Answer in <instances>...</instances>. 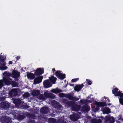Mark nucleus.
I'll return each mask as SVG.
<instances>
[{"label":"nucleus","mask_w":123,"mask_h":123,"mask_svg":"<svg viewBox=\"0 0 123 123\" xmlns=\"http://www.w3.org/2000/svg\"><path fill=\"white\" fill-rule=\"evenodd\" d=\"M59 95L61 97H65L68 98L69 100H74L75 101H77L79 99V98L74 97L71 93L65 94L63 93H61L59 94Z\"/></svg>","instance_id":"f257e3e1"},{"label":"nucleus","mask_w":123,"mask_h":123,"mask_svg":"<svg viewBox=\"0 0 123 123\" xmlns=\"http://www.w3.org/2000/svg\"><path fill=\"white\" fill-rule=\"evenodd\" d=\"M102 119H105V122H109V123H114L115 122L114 117H111L110 116H106L105 118H102Z\"/></svg>","instance_id":"f03ea898"},{"label":"nucleus","mask_w":123,"mask_h":123,"mask_svg":"<svg viewBox=\"0 0 123 123\" xmlns=\"http://www.w3.org/2000/svg\"><path fill=\"white\" fill-rule=\"evenodd\" d=\"M44 72L43 68H37L34 72V73L35 75L37 76H40V75L43 73Z\"/></svg>","instance_id":"7ed1b4c3"},{"label":"nucleus","mask_w":123,"mask_h":123,"mask_svg":"<svg viewBox=\"0 0 123 123\" xmlns=\"http://www.w3.org/2000/svg\"><path fill=\"white\" fill-rule=\"evenodd\" d=\"M10 106V104L5 102H2L0 104V107L4 110L8 109Z\"/></svg>","instance_id":"20e7f679"},{"label":"nucleus","mask_w":123,"mask_h":123,"mask_svg":"<svg viewBox=\"0 0 123 123\" xmlns=\"http://www.w3.org/2000/svg\"><path fill=\"white\" fill-rule=\"evenodd\" d=\"M43 78V76H39L37 77L34 79L33 84H39L42 81Z\"/></svg>","instance_id":"39448f33"},{"label":"nucleus","mask_w":123,"mask_h":123,"mask_svg":"<svg viewBox=\"0 0 123 123\" xmlns=\"http://www.w3.org/2000/svg\"><path fill=\"white\" fill-rule=\"evenodd\" d=\"M43 84L44 87L45 88H48L51 86L52 85L49 81V80L48 79L46 80L43 82Z\"/></svg>","instance_id":"423d86ee"},{"label":"nucleus","mask_w":123,"mask_h":123,"mask_svg":"<svg viewBox=\"0 0 123 123\" xmlns=\"http://www.w3.org/2000/svg\"><path fill=\"white\" fill-rule=\"evenodd\" d=\"M9 94L12 97H14L18 94L17 90L15 89H12L9 92Z\"/></svg>","instance_id":"0eeeda50"},{"label":"nucleus","mask_w":123,"mask_h":123,"mask_svg":"<svg viewBox=\"0 0 123 123\" xmlns=\"http://www.w3.org/2000/svg\"><path fill=\"white\" fill-rule=\"evenodd\" d=\"M11 74L13 78L19 77L20 76V72L15 69L12 71Z\"/></svg>","instance_id":"6e6552de"},{"label":"nucleus","mask_w":123,"mask_h":123,"mask_svg":"<svg viewBox=\"0 0 123 123\" xmlns=\"http://www.w3.org/2000/svg\"><path fill=\"white\" fill-rule=\"evenodd\" d=\"M81 107V105L76 104H73L72 105L71 108L72 110L75 111H79Z\"/></svg>","instance_id":"1a4fd4ad"},{"label":"nucleus","mask_w":123,"mask_h":123,"mask_svg":"<svg viewBox=\"0 0 123 123\" xmlns=\"http://www.w3.org/2000/svg\"><path fill=\"white\" fill-rule=\"evenodd\" d=\"M98 107H104L106 106L107 105L106 103L104 102H98L95 101L94 103Z\"/></svg>","instance_id":"9d476101"},{"label":"nucleus","mask_w":123,"mask_h":123,"mask_svg":"<svg viewBox=\"0 0 123 123\" xmlns=\"http://www.w3.org/2000/svg\"><path fill=\"white\" fill-rule=\"evenodd\" d=\"M12 80V79L10 78H6L4 77L3 78V81L6 85H8L11 84V81Z\"/></svg>","instance_id":"9b49d317"},{"label":"nucleus","mask_w":123,"mask_h":123,"mask_svg":"<svg viewBox=\"0 0 123 123\" xmlns=\"http://www.w3.org/2000/svg\"><path fill=\"white\" fill-rule=\"evenodd\" d=\"M1 120L4 123H10L11 120L7 117L3 116L1 118Z\"/></svg>","instance_id":"f8f14e48"},{"label":"nucleus","mask_w":123,"mask_h":123,"mask_svg":"<svg viewBox=\"0 0 123 123\" xmlns=\"http://www.w3.org/2000/svg\"><path fill=\"white\" fill-rule=\"evenodd\" d=\"M26 76L30 80H32L35 79V73L33 74L30 72H27Z\"/></svg>","instance_id":"ddd939ff"},{"label":"nucleus","mask_w":123,"mask_h":123,"mask_svg":"<svg viewBox=\"0 0 123 123\" xmlns=\"http://www.w3.org/2000/svg\"><path fill=\"white\" fill-rule=\"evenodd\" d=\"M84 86V85L83 84L81 85H77L74 87V90L78 92L82 89Z\"/></svg>","instance_id":"4468645a"},{"label":"nucleus","mask_w":123,"mask_h":123,"mask_svg":"<svg viewBox=\"0 0 123 123\" xmlns=\"http://www.w3.org/2000/svg\"><path fill=\"white\" fill-rule=\"evenodd\" d=\"M90 107L88 105H85L82 106L81 110L83 111L88 112L90 110Z\"/></svg>","instance_id":"2eb2a0df"},{"label":"nucleus","mask_w":123,"mask_h":123,"mask_svg":"<svg viewBox=\"0 0 123 123\" xmlns=\"http://www.w3.org/2000/svg\"><path fill=\"white\" fill-rule=\"evenodd\" d=\"M102 110L104 114H108L111 112L110 109L107 107L103 108Z\"/></svg>","instance_id":"dca6fc26"},{"label":"nucleus","mask_w":123,"mask_h":123,"mask_svg":"<svg viewBox=\"0 0 123 123\" xmlns=\"http://www.w3.org/2000/svg\"><path fill=\"white\" fill-rule=\"evenodd\" d=\"M48 107H42L40 110V112L43 114H45L48 113Z\"/></svg>","instance_id":"f3484780"},{"label":"nucleus","mask_w":123,"mask_h":123,"mask_svg":"<svg viewBox=\"0 0 123 123\" xmlns=\"http://www.w3.org/2000/svg\"><path fill=\"white\" fill-rule=\"evenodd\" d=\"M13 102L15 105L17 106H19L21 104V101L19 98H17L15 99Z\"/></svg>","instance_id":"a211bd4d"},{"label":"nucleus","mask_w":123,"mask_h":123,"mask_svg":"<svg viewBox=\"0 0 123 123\" xmlns=\"http://www.w3.org/2000/svg\"><path fill=\"white\" fill-rule=\"evenodd\" d=\"M49 79L50 82L53 84H55L57 80V78L53 75L51 76L50 77H49Z\"/></svg>","instance_id":"6ab92c4d"},{"label":"nucleus","mask_w":123,"mask_h":123,"mask_svg":"<svg viewBox=\"0 0 123 123\" xmlns=\"http://www.w3.org/2000/svg\"><path fill=\"white\" fill-rule=\"evenodd\" d=\"M70 119L73 121H76L78 120V118L76 114H73L70 116Z\"/></svg>","instance_id":"aec40b11"},{"label":"nucleus","mask_w":123,"mask_h":123,"mask_svg":"<svg viewBox=\"0 0 123 123\" xmlns=\"http://www.w3.org/2000/svg\"><path fill=\"white\" fill-rule=\"evenodd\" d=\"M40 93V91L38 90H37L33 91L31 93L32 95L34 96H37Z\"/></svg>","instance_id":"412c9836"},{"label":"nucleus","mask_w":123,"mask_h":123,"mask_svg":"<svg viewBox=\"0 0 123 123\" xmlns=\"http://www.w3.org/2000/svg\"><path fill=\"white\" fill-rule=\"evenodd\" d=\"M3 75L4 76L3 78H10L9 77L11 75L10 73H7L6 72H5L3 73Z\"/></svg>","instance_id":"4be33fe9"},{"label":"nucleus","mask_w":123,"mask_h":123,"mask_svg":"<svg viewBox=\"0 0 123 123\" xmlns=\"http://www.w3.org/2000/svg\"><path fill=\"white\" fill-rule=\"evenodd\" d=\"M74 100L68 101L66 105L68 107L72 106V105L75 104L74 102Z\"/></svg>","instance_id":"5701e85b"},{"label":"nucleus","mask_w":123,"mask_h":123,"mask_svg":"<svg viewBox=\"0 0 123 123\" xmlns=\"http://www.w3.org/2000/svg\"><path fill=\"white\" fill-rule=\"evenodd\" d=\"M52 92L54 93H58L62 92V91L58 88H56L55 89H52Z\"/></svg>","instance_id":"b1692460"},{"label":"nucleus","mask_w":123,"mask_h":123,"mask_svg":"<svg viewBox=\"0 0 123 123\" xmlns=\"http://www.w3.org/2000/svg\"><path fill=\"white\" fill-rule=\"evenodd\" d=\"M13 87H18V82H16L14 81L11 82V84Z\"/></svg>","instance_id":"393cba45"},{"label":"nucleus","mask_w":123,"mask_h":123,"mask_svg":"<svg viewBox=\"0 0 123 123\" xmlns=\"http://www.w3.org/2000/svg\"><path fill=\"white\" fill-rule=\"evenodd\" d=\"M119 89L117 87L114 88L112 90V92L113 94H114V95L116 96V94H117V91H118Z\"/></svg>","instance_id":"a878e982"},{"label":"nucleus","mask_w":123,"mask_h":123,"mask_svg":"<svg viewBox=\"0 0 123 123\" xmlns=\"http://www.w3.org/2000/svg\"><path fill=\"white\" fill-rule=\"evenodd\" d=\"M65 76L66 75L65 74L61 73L58 77V78L60 79L63 80L65 78Z\"/></svg>","instance_id":"bb28decb"},{"label":"nucleus","mask_w":123,"mask_h":123,"mask_svg":"<svg viewBox=\"0 0 123 123\" xmlns=\"http://www.w3.org/2000/svg\"><path fill=\"white\" fill-rule=\"evenodd\" d=\"M49 123H56V120L55 118H51L49 119Z\"/></svg>","instance_id":"cd10ccee"},{"label":"nucleus","mask_w":123,"mask_h":123,"mask_svg":"<svg viewBox=\"0 0 123 123\" xmlns=\"http://www.w3.org/2000/svg\"><path fill=\"white\" fill-rule=\"evenodd\" d=\"M39 99H40L44 100L45 99V96H44V95L43 94H40L39 96Z\"/></svg>","instance_id":"c85d7f7f"},{"label":"nucleus","mask_w":123,"mask_h":123,"mask_svg":"<svg viewBox=\"0 0 123 123\" xmlns=\"http://www.w3.org/2000/svg\"><path fill=\"white\" fill-rule=\"evenodd\" d=\"M61 73L59 71H56V72L55 73V75L57 78H58Z\"/></svg>","instance_id":"c756f323"},{"label":"nucleus","mask_w":123,"mask_h":123,"mask_svg":"<svg viewBox=\"0 0 123 123\" xmlns=\"http://www.w3.org/2000/svg\"><path fill=\"white\" fill-rule=\"evenodd\" d=\"M54 95L53 93L49 94L48 98L51 99H53L55 98Z\"/></svg>","instance_id":"7c9ffc66"},{"label":"nucleus","mask_w":123,"mask_h":123,"mask_svg":"<svg viewBox=\"0 0 123 123\" xmlns=\"http://www.w3.org/2000/svg\"><path fill=\"white\" fill-rule=\"evenodd\" d=\"M3 82L2 80H0V89H1L4 86Z\"/></svg>","instance_id":"2f4dec72"},{"label":"nucleus","mask_w":123,"mask_h":123,"mask_svg":"<svg viewBox=\"0 0 123 123\" xmlns=\"http://www.w3.org/2000/svg\"><path fill=\"white\" fill-rule=\"evenodd\" d=\"M58 123H67L66 122H64V120L60 119L58 120Z\"/></svg>","instance_id":"473e14b6"},{"label":"nucleus","mask_w":123,"mask_h":123,"mask_svg":"<svg viewBox=\"0 0 123 123\" xmlns=\"http://www.w3.org/2000/svg\"><path fill=\"white\" fill-rule=\"evenodd\" d=\"M68 100L67 99L64 98L62 100V101L66 105L67 104V103L68 101Z\"/></svg>","instance_id":"72a5a7b5"},{"label":"nucleus","mask_w":123,"mask_h":123,"mask_svg":"<svg viewBox=\"0 0 123 123\" xmlns=\"http://www.w3.org/2000/svg\"><path fill=\"white\" fill-rule=\"evenodd\" d=\"M104 117L103 116H102L100 117L101 119H103L102 118L103 117ZM97 123H101L102 122V120L100 118H99L98 119H97Z\"/></svg>","instance_id":"f704fd0d"},{"label":"nucleus","mask_w":123,"mask_h":123,"mask_svg":"<svg viewBox=\"0 0 123 123\" xmlns=\"http://www.w3.org/2000/svg\"><path fill=\"white\" fill-rule=\"evenodd\" d=\"M119 100L120 103L123 105V98H120L119 99Z\"/></svg>","instance_id":"c9c22d12"},{"label":"nucleus","mask_w":123,"mask_h":123,"mask_svg":"<svg viewBox=\"0 0 123 123\" xmlns=\"http://www.w3.org/2000/svg\"><path fill=\"white\" fill-rule=\"evenodd\" d=\"M44 96H45V98H46V97L48 98L49 93L47 92H45L44 93Z\"/></svg>","instance_id":"e433bc0d"},{"label":"nucleus","mask_w":123,"mask_h":123,"mask_svg":"<svg viewBox=\"0 0 123 123\" xmlns=\"http://www.w3.org/2000/svg\"><path fill=\"white\" fill-rule=\"evenodd\" d=\"M104 98L105 99V100L104 101L106 102H110V100L109 99V98H107V97L105 96H104Z\"/></svg>","instance_id":"4c0bfd02"},{"label":"nucleus","mask_w":123,"mask_h":123,"mask_svg":"<svg viewBox=\"0 0 123 123\" xmlns=\"http://www.w3.org/2000/svg\"><path fill=\"white\" fill-rule=\"evenodd\" d=\"M86 82L88 83V85H90L92 84V82L91 81L87 79L86 80Z\"/></svg>","instance_id":"58836bf2"},{"label":"nucleus","mask_w":123,"mask_h":123,"mask_svg":"<svg viewBox=\"0 0 123 123\" xmlns=\"http://www.w3.org/2000/svg\"><path fill=\"white\" fill-rule=\"evenodd\" d=\"M7 67L6 66H3L0 68L1 70H5L7 69Z\"/></svg>","instance_id":"ea45409f"},{"label":"nucleus","mask_w":123,"mask_h":123,"mask_svg":"<svg viewBox=\"0 0 123 123\" xmlns=\"http://www.w3.org/2000/svg\"><path fill=\"white\" fill-rule=\"evenodd\" d=\"M79 79L78 78L73 79L71 81L72 82H74L78 80Z\"/></svg>","instance_id":"a19ab883"},{"label":"nucleus","mask_w":123,"mask_h":123,"mask_svg":"<svg viewBox=\"0 0 123 123\" xmlns=\"http://www.w3.org/2000/svg\"><path fill=\"white\" fill-rule=\"evenodd\" d=\"M97 119L93 118L91 120L92 123H97Z\"/></svg>","instance_id":"79ce46f5"},{"label":"nucleus","mask_w":123,"mask_h":123,"mask_svg":"<svg viewBox=\"0 0 123 123\" xmlns=\"http://www.w3.org/2000/svg\"><path fill=\"white\" fill-rule=\"evenodd\" d=\"M4 58L3 57H2L1 55L0 56V60L2 62H4L5 60Z\"/></svg>","instance_id":"37998d69"},{"label":"nucleus","mask_w":123,"mask_h":123,"mask_svg":"<svg viewBox=\"0 0 123 123\" xmlns=\"http://www.w3.org/2000/svg\"><path fill=\"white\" fill-rule=\"evenodd\" d=\"M94 100V98H91L90 100H87V101L89 103H91L93 102Z\"/></svg>","instance_id":"c03bdc74"},{"label":"nucleus","mask_w":123,"mask_h":123,"mask_svg":"<svg viewBox=\"0 0 123 123\" xmlns=\"http://www.w3.org/2000/svg\"><path fill=\"white\" fill-rule=\"evenodd\" d=\"M29 123H36L34 119H31Z\"/></svg>","instance_id":"a18cd8bd"},{"label":"nucleus","mask_w":123,"mask_h":123,"mask_svg":"<svg viewBox=\"0 0 123 123\" xmlns=\"http://www.w3.org/2000/svg\"><path fill=\"white\" fill-rule=\"evenodd\" d=\"M24 95L25 97H27L29 96V93L28 92H27L25 93Z\"/></svg>","instance_id":"49530a36"},{"label":"nucleus","mask_w":123,"mask_h":123,"mask_svg":"<svg viewBox=\"0 0 123 123\" xmlns=\"http://www.w3.org/2000/svg\"><path fill=\"white\" fill-rule=\"evenodd\" d=\"M80 103L83 104H85L86 103V101L85 100H80Z\"/></svg>","instance_id":"de8ad7c7"},{"label":"nucleus","mask_w":123,"mask_h":123,"mask_svg":"<svg viewBox=\"0 0 123 123\" xmlns=\"http://www.w3.org/2000/svg\"><path fill=\"white\" fill-rule=\"evenodd\" d=\"M118 120H119L121 121L122 120V116L121 115H119L118 117Z\"/></svg>","instance_id":"09e8293b"},{"label":"nucleus","mask_w":123,"mask_h":123,"mask_svg":"<svg viewBox=\"0 0 123 123\" xmlns=\"http://www.w3.org/2000/svg\"><path fill=\"white\" fill-rule=\"evenodd\" d=\"M62 105H57L56 108L58 109H60L61 108Z\"/></svg>","instance_id":"8fccbe9b"},{"label":"nucleus","mask_w":123,"mask_h":123,"mask_svg":"<svg viewBox=\"0 0 123 123\" xmlns=\"http://www.w3.org/2000/svg\"><path fill=\"white\" fill-rule=\"evenodd\" d=\"M5 98L4 97H0V101H4L5 100Z\"/></svg>","instance_id":"3c124183"},{"label":"nucleus","mask_w":123,"mask_h":123,"mask_svg":"<svg viewBox=\"0 0 123 123\" xmlns=\"http://www.w3.org/2000/svg\"><path fill=\"white\" fill-rule=\"evenodd\" d=\"M24 115H20L19 116V118L20 119H23L24 118Z\"/></svg>","instance_id":"603ef678"},{"label":"nucleus","mask_w":123,"mask_h":123,"mask_svg":"<svg viewBox=\"0 0 123 123\" xmlns=\"http://www.w3.org/2000/svg\"><path fill=\"white\" fill-rule=\"evenodd\" d=\"M118 96H119L120 98H123V93L121 92L119 94Z\"/></svg>","instance_id":"864d4df0"},{"label":"nucleus","mask_w":123,"mask_h":123,"mask_svg":"<svg viewBox=\"0 0 123 123\" xmlns=\"http://www.w3.org/2000/svg\"><path fill=\"white\" fill-rule=\"evenodd\" d=\"M98 107H96L95 108V111H97L99 110V108Z\"/></svg>","instance_id":"5fc2aeb1"},{"label":"nucleus","mask_w":123,"mask_h":123,"mask_svg":"<svg viewBox=\"0 0 123 123\" xmlns=\"http://www.w3.org/2000/svg\"><path fill=\"white\" fill-rule=\"evenodd\" d=\"M121 93V92L120 91H118L117 94H116V96H118L119 95V94Z\"/></svg>","instance_id":"6e6d98bb"},{"label":"nucleus","mask_w":123,"mask_h":123,"mask_svg":"<svg viewBox=\"0 0 123 123\" xmlns=\"http://www.w3.org/2000/svg\"><path fill=\"white\" fill-rule=\"evenodd\" d=\"M20 58V57L19 56H18L16 57V58L17 60L19 59Z\"/></svg>","instance_id":"4d7b16f0"},{"label":"nucleus","mask_w":123,"mask_h":123,"mask_svg":"<svg viewBox=\"0 0 123 123\" xmlns=\"http://www.w3.org/2000/svg\"><path fill=\"white\" fill-rule=\"evenodd\" d=\"M18 77L13 78H14L15 79V80L16 81H18L19 80V79H18Z\"/></svg>","instance_id":"13d9d810"},{"label":"nucleus","mask_w":123,"mask_h":123,"mask_svg":"<svg viewBox=\"0 0 123 123\" xmlns=\"http://www.w3.org/2000/svg\"><path fill=\"white\" fill-rule=\"evenodd\" d=\"M69 85L71 86H74V84H71L69 83Z\"/></svg>","instance_id":"bf43d9fd"},{"label":"nucleus","mask_w":123,"mask_h":123,"mask_svg":"<svg viewBox=\"0 0 123 123\" xmlns=\"http://www.w3.org/2000/svg\"><path fill=\"white\" fill-rule=\"evenodd\" d=\"M12 61H9V64H12Z\"/></svg>","instance_id":"052dcab7"},{"label":"nucleus","mask_w":123,"mask_h":123,"mask_svg":"<svg viewBox=\"0 0 123 123\" xmlns=\"http://www.w3.org/2000/svg\"><path fill=\"white\" fill-rule=\"evenodd\" d=\"M52 69L53 70V72H54V71H55V68H53V69Z\"/></svg>","instance_id":"680f3d73"},{"label":"nucleus","mask_w":123,"mask_h":123,"mask_svg":"<svg viewBox=\"0 0 123 123\" xmlns=\"http://www.w3.org/2000/svg\"><path fill=\"white\" fill-rule=\"evenodd\" d=\"M111 104H112L111 103H109V104H108V105H111Z\"/></svg>","instance_id":"e2e57ef3"},{"label":"nucleus","mask_w":123,"mask_h":123,"mask_svg":"<svg viewBox=\"0 0 123 123\" xmlns=\"http://www.w3.org/2000/svg\"><path fill=\"white\" fill-rule=\"evenodd\" d=\"M90 97H89V96L87 98H89Z\"/></svg>","instance_id":"0e129e2a"},{"label":"nucleus","mask_w":123,"mask_h":123,"mask_svg":"<svg viewBox=\"0 0 123 123\" xmlns=\"http://www.w3.org/2000/svg\"><path fill=\"white\" fill-rule=\"evenodd\" d=\"M67 86V85H66V87Z\"/></svg>","instance_id":"69168bd1"}]
</instances>
